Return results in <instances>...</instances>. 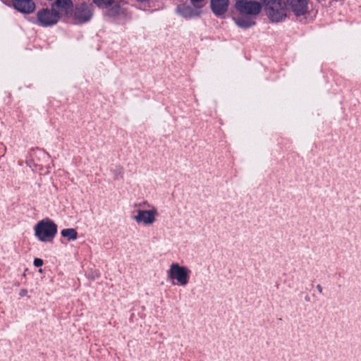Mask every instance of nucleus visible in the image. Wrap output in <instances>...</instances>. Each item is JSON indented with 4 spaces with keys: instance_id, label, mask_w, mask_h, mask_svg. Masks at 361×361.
Segmentation results:
<instances>
[{
    "instance_id": "nucleus-13",
    "label": "nucleus",
    "mask_w": 361,
    "mask_h": 361,
    "mask_svg": "<svg viewBox=\"0 0 361 361\" xmlns=\"http://www.w3.org/2000/svg\"><path fill=\"white\" fill-rule=\"evenodd\" d=\"M229 0H211V9L217 17L224 16L228 8Z\"/></svg>"
},
{
    "instance_id": "nucleus-17",
    "label": "nucleus",
    "mask_w": 361,
    "mask_h": 361,
    "mask_svg": "<svg viewBox=\"0 0 361 361\" xmlns=\"http://www.w3.org/2000/svg\"><path fill=\"white\" fill-rule=\"evenodd\" d=\"M33 264L36 267H39L41 266H42L43 264V260L39 259V258H35L34 259V262H33Z\"/></svg>"
},
{
    "instance_id": "nucleus-21",
    "label": "nucleus",
    "mask_w": 361,
    "mask_h": 361,
    "mask_svg": "<svg viewBox=\"0 0 361 361\" xmlns=\"http://www.w3.org/2000/svg\"><path fill=\"white\" fill-rule=\"evenodd\" d=\"M235 1H236L237 0H235Z\"/></svg>"
},
{
    "instance_id": "nucleus-8",
    "label": "nucleus",
    "mask_w": 361,
    "mask_h": 361,
    "mask_svg": "<svg viewBox=\"0 0 361 361\" xmlns=\"http://www.w3.org/2000/svg\"><path fill=\"white\" fill-rule=\"evenodd\" d=\"M106 14L114 20L121 23L128 18L127 4L123 2L114 4L108 8Z\"/></svg>"
},
{
    "instance_id": "nucleus-1",
    "label": "nucleus",
    "mask_w": 361,
    "mask_h": 361,
    "mask_svg": "<svg viewBox=\"0 0 361 361\" xmlns=\"http://www.w3.org/2000/svg\"><path fill=\"white\" fill-rule=\"evenodd\" d=\"M36 238L41 242H52L56 233L57 225L50 219L39 221L34 228Z\"/></svg>"
},
{
    "instance_id": "nucleus-16",
    "label": "nucleus",
    "mask_w": 361,
    "mask_h": 361,
    "mask_svg": "<svg viewBox=\"0 0 361 361\" xmlns=\"http://www.w3.org/2000/svg\"><path fill=\"white\" fill-rule=\"evenodd\" d=\"M94 4L101 8H109L113 2L114 0H92Z\"/></svg>"
},
{
    "instance_id": "nucleus-12",
    "label": "nucleus",
    "mask_w": 361,
    "mask_h": 361,
    "mask_svg": "<svg viewBox=\"0 0 361 361\" xmlns=\"http://www.w3.org/2000/svg\"><path fill=\"white\" fill-rule=\"evenodd\" d=\"M256 18L248 16V14H240L233 17L235 23L240 28L247 29L254 26L256 24Z\"/></svg>"
},
{
    "instance_id": "nucleus-5",
    "label": "nucleus",
    "mask_w": 361,
    "mask_h": 361,
    "mask_svg": "<svg viewBox=\"0 0 361 361\" xmlns=\"http://www.w3.org/2000/svg\"><path fill=\"white\" fill-rule=\"evenodd\" d=\"M267 15L272 22L282 21L286 17V4L282 0H269L265 6Z\"/></svg>"
},
{
    "instance_id": "nucleus-4",
    "label": "nucleus",
    "mask_w": 361,
    "mask_h": 361,
    "mask_svg": "<svg viewBox=\"0 0 361 361\" xmlns=\"http://www.w3.org/2000/svg\"><path fill=\"white\" fill-rule=\"evenodd\" d=\"M59 20V12L51 6L37 11L35 23L40 27H47L56 25Z\"/></svg>"
},
{
    "instance_id": "nucleus-7",
    "label": "nucleus",
    "mask_w": 361,
    "mask_h": 361,
    "mask_svg": "<svg viewBox=\"0 0 361 361\" xmlns=\"http://www.w3.org/2000/svg\"><path fill=\"white\" fill-rule=\"evenodd\" d=\"M234 6L238 13L254 17H257L262 11L261 4L252 0H237Z\"/></svg>"
},
{
    "instance_id": "nucleus-11",
    "label": "nucleus",
    "mask_w": 361,
    "mask_h": 361,
    "mask_svg": "<svg viewBox=\"0 0 361 361\" xmlns=\"http://www.w3.org/2000/svg\"><path fill=\"white\" fill-rule=\"evenodd\" d=\"M178 13L185 18H190L200 16L201 13V6L192 4H180L176 8Z\"/></svg>"
},
{
    "instance_id": "nucleus-6",
    "label": "nucleus",
    "mask_w": 361,
    "mask_h": 361,
    "mask_svg": "<svg viewBox=\"0 0 361 361\" xmlns=\"http://www.w3.org/2000/svg\"><path fill=\"white\" fill-rule=\"evenodd\" d=\"M93 13L94 7L92 4L80 3L75 5L71 16L76 23H84L90 20Z\"/></svg>"
},
{
    "instance_id": "nucleus-2",
    "label": "nucleus",
    "mask_w": 361,
    "mask_h": 361,
    "mask_svg": "<svg viewBox=\"0 0 361 361\" xmlns=\"http://www.w3.org/2000/svg\"><path fill=\"white\" fill-rule=\"evenodd\" d=\"M144 207H147V209H140L136 212V215L133 219L138 224L144 226H151L154 224L159 216L158 209L152 204H150L147 201H145L141 204Z\"/></svg>"
},
{
    "instance_id": "nucleus-10",
    "label": "nucleus",
    "mask_w": 361,
    "mask_h": 361,
    "mask_svg": "<svg viewBox=\"0 0 361 361\" xmlns=\"http://www.w3.org/2000/svg\"><path fill=\"white\" fill-rule=\"evenodd\" d=\"M51 6L59 12V18H61V16L71 15L73 4L71 0H56Z\"/></svg>"
},
{
    "instance_id": "nucleus-14",
    "label": "nucleus",
    "mask_w": 361,
    "mask_h": 361,
    "mask_svg": "<svg viewBox=\"0 0 361 361\" xmlns=\"http://www.w3.org/2000/svg\"><path fill=\"white\" fill-rule=\"evenodd\" d=\"M287 4L298 16L304 15L307 11V0H287Z\"/></svg>"
},
{
    "instance_id": "nucleus-19",
    "label": "nucleus",
    "mask_w": 361,
    "mask_h": 361,
    "mask_svg": "<svg viewBox=\"0 0 361 361\" xmlns=\"http://www.w3.org/2000/svg\"><path fill=\"white\" fill-rule=\"evenodd\" d=\"M317 289L318 290V291H319L320 293H322V286H321V285L318 284V285L317 286Z\"/></svg>"
},
{
    "instance_id": "nucleus-3",
    "label": "nucleus",
    "mask_w": 361,
    "mask_h": 361,
    "mask_svg": "<svg viewBox=\"0 0 361 361\" xmlns=\"http://www.w3.org/2000/svg\"><path fill=\"white\" fill-rule=\"evenodd\" d=\"M190 270L178 263H172L167 271L169 279L173 281V284L185 286L190 279Z\"/></svg>"
},
{
    "instance_id": "nucleus-15",
    "label": "nucleus",
    "mask_w": 361,
    "mask_h": 361,
    "mask_svg": "<svg viewBox=\"0 0 361 361\" xmlns=\"http://www.w3.org/2000/svg\"><path fill=\"white\" fill-rule=\"evenodd\" d=\"M63 237L68 239L69 241H73L77 239L78 233L74 228H65L61 232Z\"/></svg>"
},
{
    "instance_id": "nucleus-18",
    "label": "nucleus",
    "mask_w": 361,
    "mask_h": 361,
    "mask_svg": "<svg viewBox=\"0 0 361 361\" xmlns=\"http://www.w3.org/2000/svg\"><path fill=\"white\" fill-rule=\"evenodd\" d=\"M27 294V290L26 289H21L19 292V295L20 297H24Z\"/></svg>"
},
{
    "instance_id": "nucleus-9",
    "label": "nucleus",
    "mask_w": 361,
    "mask_h": 361,
    "mask_svg": "<svg viewBox=\"0 0 361 361\" xmlns=\"http://www.w3.org/2000/svg\"><path fill=\"white\" fill-rule=\"evenodd\" d=\"M11 3L13 7L23 14H31L36 8L33 0H11Z\"/></svg>"
},
{
    "instance_id": "nucleus-20",
    "label": "nucleus",
    "mask_w": 361,
    "mask_h": 361,
    "mask_svg": "<svg viewBox=\"0 0 361 361\" xmlns=\"http://www.w3.org/2000/svg\"><path fill=\"white\" fill-rule=\"evenodd\" d=\"M137 1H140V2H146V1H148L149 0H137Z\"/></svg>"
}]
</instances>
